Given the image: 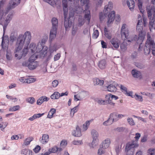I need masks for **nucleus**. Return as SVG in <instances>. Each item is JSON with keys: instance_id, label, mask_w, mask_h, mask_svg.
I'll use <instances>...</instances> for the list:
<instances>
[{"instance_id": "obj_1", "label": "nucleus", "mask_w": 155, "mask_h": 155, "mask_svg": "<svg viewBox=\"0 0 155 155\" xmlns=\"http://www.w3.org/2000/svg\"><path fill=\"white\" fill-rule=\"evenodd\" d=\"M31 38V32L29 31H26L24 35L20 34L18 38L16 46L15 53V57L18 59H20L24 55L22 52L20 51L25 42L27 46L30 43Z\"/></svg>"}, {"instance_id": "obj_2", "label": "nucleus", "mask_w": 155, "mask_h": 155, "mask_svg": "<svg viewBox=\"0 0 155 155\" xmlns=\"http://www.w3.org/2000/svg\"><path fill=\"white\" fill-rule=\"evenodd\" d=\"M29 48L31 53H34L33 54H37V58L39 56L41 58L45 57L46 50L48 49L47 46L43 45L41 43H38L36 46L35 43H31L29 46Z\"/></svg>"}, {"instance_id": "obj_3", "label": "nucleus", "mask_w": 155, "mask_h": 155, "mask_svg": "<svg viewBox=\"0 0 155 155\" xmlns=\"http://www.w3.org/2000/svg\"><path fill=\"white\" fill-rule=\"evenodd\" d=\"M79 0H68V2H62L63 9L64 11V25L66 30L69 27L71 26L72 25V22L71 21L69 20L68 21L66 20V18L68 12V5H70V7H73L75 5H77Z\"/></svg>"}, {"instance_id": "obj_4", "label": "nucleus", "mask_w": 155, "mask_h": 155, "mask_svg": "<svg viewBox=\"0 0 155 155\" xmlns=\"http://www.w3.org/2000/svg\"><path fill=\"white\" fill-rule=\"evenodd\" d=\"M147 39L144 48V53L147 55L151 51L152 54L155 56V43L149 33H147Z\"/></svg>"}, {"instance_id": "obj_5", "label": "nucleus", "mask_w": 155, "mask_h": 155, "mask_svg": "<svg viewBox=\"0 0 155 155\" xmlns=\"http://www.w3.org/2000/svg\"><path fill=\"white\" fill-rule=\"evenodd\" d=\"M37 58V54H32L28 61H25L22 63V65L25 67H27L30 70H34L36 68L38 65V62L35 61Z\"/></svg>"}, {"instance_id": "obj_6", "label": "nucleus", "mask_w": 155, "mask_h": 155, "mask_svg": "<svg viewBox=\"0 0 155 155\" xmlns=\"http://www.w3.org/2000/svg\"><path fill=\"white\" fill-rule=\"evenodd\" d=\"M52 27L51 30L49 39L52 40L56 36L57 30L58 26V19L55 17H53L51 19Z\"/></svg>"}, {"instance_id": "obj_7", "label": "nucleus", "mask_w": 155, "mask_h": 155, "mask_svg": "<svg viewBox=\"0 0 155 155\" xmlns=\"http://www.w3.org/2000/svg\"><path fill=\"white\" fill-rule=\"evenodd\" d=\"M115 18V21L119 22L120 20V15H117L115 16V12L114 11H112L108 15V17L107 22V24L109 25L112 23Z\"/></svg>"}, {"instance_id": "obj_8", "label": "nucleus", "mask_w": 155, "mask_h": 155, "mask_svg": "<svg viewBox=\"0 0 155 155\" xmlns=\"http://www.w3.org/2000/svg\"><path fill=\"white\" fill-rule=\"evenodd\" d=\"M129 30L127 25L125 24H123L121 29V38L124 40L129 38Z\"/></svg>"}, {"instance_id": "obj_9", "label": "nucleus", "mask_w": 155, "mask_h": 155, "mask_svg": "<svg viewBox=\"0 0 155 155\" xmlns=\"http://www.w3.org/2000/svg\"><path fill=\"white\" fill-rule=\"evenodd\" d=\"M145 35V33L143 32V31L140 32H139L138 37H137V35H135L134 37L132 38H132L131 39H128L127 41L128 42H130L134 40L137 41V43L141 44L144 39Z\"/></svg>"}, {"instance_id": "obj_10", "label": "nucleus", "mask_w": 155, "mask_h": 155, "mask_svg": "<svg viewBox=\"0 0 155 155\" xmlns=\"http://www.w3.org/2000/svg\"><path fill=\"white\" fill-rule=\"evenodd\" d=\"M139 145L137 141H132L131 142H129L127 144L126 147V150L127 152L131 150V152H133L134 151L135 148L137 147Z\"/></svg>"}, {"instance_id": "obj_11", "label": "nucleus", "mask_w": 155, "mask_h": 155, "mask_svg": "<svg viewBox=\"0 0 155 155\" xmlns=\"http://www.w3.org/2000/svg\"><path fill=\"white\" fill-rule=\"evenodd\" d=\"M57 50L56 47L54 46H51L49 47V50H46V53L45 54V58L46 59L47 61L49 60L52 57V54Z\"/></svg>"}, {"instance_id": "obj_12", "label": "nucleus", "mask_w": 155, "mask_h": 155, "mask_svg": "<svg viewBox=\"0 0 155 155\" xmlns=\"http://www.w3.org/2000/svg\"><path fill=\"white\" fill-rule=\"evenodd\" d=\"M110 45L113 49L118 48L120 43V41L117 38H113L110 41Z\"/></svg>"}, {"instance_id": "obj_13", "label": "nucleus", "mask_w": 155, "mask_h": 155, "mask_svg": "<svg viewBox=\"0 0 155 155\" xmlns=\"http://www.w3.org/2000/svg\"><path fill=\"white\" fill-rule=\"evenodd\" d=\"M21 0H11L9 1L7 6L8 10L12 9L19 5Z\"/></svg>"}, {"instance_id": "obj_14", "label": "nucleus", "mask_w": 155, "mask_h": 155, "mask_svg": "<svg viewBox=\"0 0 155 155\" xmlns=\"http://www.w3.org/2000/svg\"><path fill=\"white\" fill-rule=\"evenodd\" d=\"M12 18V13H9L3 25L4 34L5 31L8 24L11 20Z\"/></svg>"}, {"instance_id": "obj_15", "label": "nucleus", "mask_w": 155, "mask_h": 155, "mask_svg": "<svg viewBox=\"0 0 155 155\" xmlns=\"http://www.w3.org/2000/svg\"><path fill=\"white\" fill-rule=\"evenodd\" d=\"M89 8L88 5L87 4H86L85 5V9L84 11L85 12L84 18L87 21L88 24L90 22L91 18L90 11L88 10Z\"/></svg>"}, {"instance_id": "obj_16", "label": "nucleus", "mask_w": 155, "mask_h": 155, "mask_svg": "<svg viewBox=\"0 0 155 155\" xmlns=\"http://www.w3.org/2000/svg\"><path fill=\"white\" fill-rule=\"evenodd\" d=\"M113 7V4L112 2L109 1L108 4L105 5L103 10V12L105 14L110 13V12L112 9Z\"/></svg>"}, {"instance_id": "obj_17", "label": "nucleus", "mask_w": 155, "mask_h": 155, "mask_svg": "<svg viewBox=\"0 0 155 155\" xmlns=\"http://www.w3.org/2000/svg\"><path fill=\"white\" fill-rule=\"evenodd\" d=\"M111 143L110 139L109 138H107L102 141L101 145L104 148L107 149L109 147Z\"/></svg>"}, {"instance_id": "obj_18", "label": "nucleus", "mask_w": 155, "mask_h": 155, "mask_svg": "<svg viewBox=\"0 0 155 155\" xmlns=\"http://www.w3.org/2000/svg\"><path fill=\"white\" fill-rule=\"evenodd\" d=\"M118 86L120 88L122 92L124 93L127 95L130 96L131 94H132V92H131L130 91L128 92L127 88L124 85L122 84H120L118 85Z\"/></svg>"}, {"instance_id": "obj_19", "label": "nucleus", "mask_w": 155, "mask_h": 155, "mask_svg": "<svg viewBox=\"0 0 155 155\" xmlns=\"http://www.w3.org/2000/svg\"><path fill=\"white\" fill-rule=\"evenodd\" d=\"M117 85V83L114 82L113 84H110L107 87L108 91L110 92H116L117 90L116 87Z\"/></svg>"}, {"instance_id": "obj_20", "label": "nucleus", "mask_w": 155, "mask_h": 155, "mask_svg": "<svg viewBox=\"0 0 155 155\" xmlns=\"http://www.w3.org/2000/svg\"><path fill=\"white\" fill-rule=\"evenodd\" d=\"M49 98L45 96H43L40 97L37 100V104L38 105H41L44 101H47Z\"/></svg>"}, {"instance_id": "obj_21", "label": "nucleus", "mask_w": 155, "mask_h": 155, "mask_svg": "<svg viewBox=\"0 0 155 155\" xmlns=\"http://www.w3.org/2000/svg\"><path fill=\"white\" fill-rule=\"evenodd\" d=\"M41 143L43 144H45L48 143L49 140V136L47 134L43 135L41 138L39 139Z\"/></svg>"}, {"instance_id": "obj_22", "label": "nucleus", "mask_w": 155, "mask_h": 155, "mask_svg": "<svg viewBox=\"0 0 155 155\" xmlns=\"http://www.w3.org/2000/svg\"><path fill=\"white\" fill-rule=\"evenodd\" d=\"M127 3L129 9L131 11L134 9L135 6V3L133 0H127Z\"/></svg>"}, {"instance_id": "obj_23", "label": "nucleus", "mask_w": 155, "mask_h": 155, "mask_svg": "<svg viewBox=\"0 0 155 155\" xmlns=\"http://www.w3.org/2000/svg\"><path fill=\"white\" fill-rule=\"evenodd\" d=\"M88 95L89 93L88 92L84 91H82L79 93L78 94V97L79 98H80L81 100L83 99L87 96Z\"/></svg>"}, {"instance_id": "obj_24", "label": "nucleus", "mask_w": 155, "mask_h": 155, "mask_svg": "<svg viewBox=\"0 0 155 155\" xmlns=\"http://www.w3.org/2000/svg\"><path fill=\"white\" fill-rule=\"evenodd\" d=\"M72 134L74 136L80 137L81 136L80 129L78 126H77L76 130H74L72 132Z\"/></svg>"}, {"instance_id": "obj_25", "label": "nucleus", "mask_w": 155, "mask_h": 155, "mask_svg": "<svg viewBox=\"0 0 155 155\" xmlns=\"http://www.w3.org/2000/svg\"><path fill=\"white\" fill-rule=\"evenodd\" d=\"M127 44L126 41H124L120 45L121 51L124 52L126 51L127 49Z\"/></svg>"}, {"instance_id": "obj_26", "label": "nucleus", "mask_w": 155, "mask_h": 155, "mask_svg": "<svg viewBox=\"0 0 155 155\" xmlns=\"http://www.w3.org/2000/svg\"><path fill=\"white\" fill-rule=\"evenodd\" d=\"M148 16L149 18H151L152 15H153L152 19H155V9H151L147 11Z\"/></svg>"}, {"instance_id": "obj_27", "label": "nucleus", "mask_w": 155, "mask_h": 155, "mask_svg": "<svg viewBox=\"0 0 155 155\" xmlns=\"http://www.w3.org/2000/svg\"><path fill=\"white\" fill-rule=\"evenodd\" d=\"M109 118L111 120H112V122L113 123L114 122H116L118 120L117 115L115 113L110 114Z\"/></svg>"}, {"instance_id": "obj_28", "label": "nucleus", "mask_w": 155, "mask_h": 155, "mask_svg": "<svg viewBox=\"0 0 155 155\" xmlns=\"http://www.w3.org/2000/svg\"><path fill=\"white\" fill-rule=\"evenodd\" d=\"M94 85H97L102 86L104 83V81L100 79L95 78L94 79Z\"/></svg>"}, {"instance_id": "obj_29", "label": "nucleus", "mask_w": 155, "mask_h": 155, "mask_svg": "<svg viewBox=\"0 0 155 155\" xmlns=\"http://www.w3.org/2000/svg\"><path fill=\"white\" fill-rule=\"evenodd\" d=\"M142 21L140 20H138V21L137 25V30L139 32H142L143 29L142 26Z\"/></svg>"}, {"instance_id": "obj_30", "label": "nucleus", "mask_w": 155, "mask_h": 155, "mask_svg": "<svg viewBox=\"0 0 155 155\" xmlns=\"http://www.w3.org/2000/svg\"><path fill=\"white\" fill-rule=\"evenodd\" d=\"M91 134L93 139H98L99 134L98 132L95 129H93L91 131Z\"/></svg>"}, {"instance_id": "obj_31", "label": "nucleus", "mask_w": 155, "mask_h": 155, "mask_svg": "<svg viewBox=\"0 0 155 155\" xmlns=\"http://www.w3.org/2000/svg\"><path fill=\"white\" fill-rule=\"evenodd\" d=\"M149 26L151 31L152 30L155 29V19L151 20L149 23Z\"/></svg>"}, {"instance_id": "obj_32", "label": "nucleus", "mask_w": 155, "mask_h": 155, "mask_svg": "<svg viewBox=\"0 0 155 155\" xmlns=\"http://www.w3.org/2000/svg\"><path fill=\"white\" fill-rule=\"evenodd\" d=\"M21 153L24 155H32L31 150L28 149H24L21 151Z\"/></svg>"}, {"instance_id": "obj_33", "label": "nucleus", "mask_w": 155, "mask_h": 155, "mask_svg": "<svg viewBox=\"0 0 155 155\" xmlns=\"http://www.w3.org/2000/svg\"><path fill=\"white\" fill-rule=\"evenodd\" d=\"M98 66L101 69H104L106 67V61L105 60H103L100 61L98 64Z\"/></svg>"}, {"instance_id": "obj_34", "label": "nucleus", "mask_w": 155, "mask_h": 155, "mask_svg": "<svg viewBox=\"0 0 155 155\" xmlns=\"http://www.w3.org/2000/svg\"><path fill=\"white\" fill-rule=\"evenodd\" d=\"M133 76L134 78H138L140 76V73L137 70L133 69L131 71Z\"/></svg>"}, {"instance_id": "obj_35", "label": "nucleus", "mask_w": 155, "mask_h": 155, "mask_svg": "<svg viewBox=\"0 0 155 155\" xmlns=\"http://www.w3.org/2000/svg\"><path fill=\"white\" fill-rule=\"evenodd\" d=\"M58 147L55 146L51 149H49L48 151H47L45 153H48V155L51 153H55L58 152Z\"/></svg>"}, {"instance_id": "obj_36", "label": "nucleus", "mask_w": 155, "mask_h": 155, "mask_svg": "<svg viewBox=\"0 0 155 155\" xmlns=\"http://www.w3.org/2000/svg\"><path fill=\"white\" fill-rule=\"evenodd\" d=\"M136 1H137L138 3L137 4L139 8V9L141 13L142 14L144 12V10L142 8V3L141 0H135Z\"/></svg>"}, {"instance_id": "obj_37", "label": "nucleus", "mask_w": 155, "mask_h": 155, "mask_svg": "<svg viewBox=\"0 0 155 155\" xmlns=\"http://www.w3.org/2000/svg\"><path fill=\"white\" fill-rule=\"evenodd\" d=\"M104 13V14L103 12H100L99 14V17L100 21L101 22L104 20L106 15H108L109 14V13L106 14L105 13Z\"/></svg>"}, {"instance_id": "obj_38", "label": "nucleus", "mask_w": 155, "mask_h": 155, "mask_svg": "<svg viewBox=\"0 0 155 155\" xmlns=\"http://www.w3.org/2000/svg\"><path fill=\"white\" fill-rule=\"evenodd\" d=\"M50 97L51 98L53 99H58L60 97V94L58 92H55Z\"/></svg>"}, {"instance_id": "obj_39", "label": "nucleus", "mask_w": 155, "mask_h": 155, "mask_svg": "<svg viewBox=\"0 0 155 155\" xmlns=\"http://www.w3.org/2000/svg\"><path fill=\"white\" fill-rule=\"evenodd\" d=\"M78 106H76L71 109L70 113V116L71 117H73L74 113L77 111L78 110Z\"/></svg>"}, {"instance_id": "obj_40", "label": "nucleus", "mask_w": 155, "mask_h": 155, "mask_svg": "<svg viewBox=\"0 0 155 155\" xmlns=\"http://www.w3.org/2000/svg\"><path fill=\"white\" fill-rule=\"evenodd\" d=\"M33 140V138L32 137H29L25 139L24 140L23 145H28L30 144V142Z\"/></svg>"}, {"instance_id": "obj_41", "label": "nucleus", "mask_w": 155, "mask_h": 155, "mask_svg": "<svg viewBox=\"0 0 155 155\" xmlns=\"http://www.w3.org/2000/svg\"><path fill=\"white\" fill-rule=\"evenodd\" d=\"M56 110L54 108H52L50 110L48 113L47 117L49 118H51L52 117L54 114Z\"/></svg>"}, {"instance_id": "obj_42", "label": "nucleus", "mask_w": 155, "mask_h": 155, "mask_svg": "<svg viewBox=\"0 0 155 155\" xmlns=\"http://www.w3.org/2000/svg\"><path fill=\"white\" fill-rule=\"evenodd\" d=\"M105 148L103 147L102 146V147L100 146L98 150L97 154L98 155H102L104 154L105 153Z\"/></svg>"}, {"instance_id": "obj_43", "label": "nucleus", "mask_w": 155, "mask_h": 155, "mask_svg": "<svg viewBox=\"0 0 155 155\" xmlns=\"http://www.w3.org/2000/svg\"><path fill=\"white\" fill-rule=\"evenodd\" d=\"M83 33L84 35H87L88 36H90L91 38L90 29L88 28H84L83 31Z\"/></svg>"}, {"instance_id": "obj_44", "label": "nucleus", "mask_w": 155, "mask_h": 155, "mask_svg": "<svg viewBox=\"0 0 155 155\" xmlns=\"http://www.w3.org/2000/svg\"><path fill=\"white\" fill-rule=\"evenodd\" d=\"M96 101L100 105H106L107 101L105 100H103L101 98H99Z\"/></svg>"}, {"instance_id": "obj_45", "label": "nucleus", "mask_w": 155, "mask_h": 155, "mask_svg": "<svg viewBox=\"0 0 155 155\" xmlns=\"http://www.w3.org/2000/svg\"><path fill=\"white\" fill-rule=\"evenodd\" d=\"M105 37L109 39H111L112 38L111 34L107 30V28H105L104 29Z\"/></svg>"}, {"instance_id": "obj_46", "label": "nucleus", "mask_w": 155, "mask_h": 155, "mask_svg": "<svg viewBox=\"0 0 155 155\" xmlns=\"http://www.w3.org/2000/svg\"><path fill=\"white\" fill-rule=\"evenodd\" d=\"M8 123L6 122H2L0 123V128L2 131H4L5 128L7 126Z\"/></svg>"}, {"instance_id": "obj_47", "label": "nucleus", "mask_w": 155, "mask_h": 155, "mask_svg": "<svg viewBox=\"0 0 155 155\" xmlns=\"http://www.w3.org/2000/svg\"><path fill=\"white\" fill-rule=\"evenodd\" d=\"M26 101L27 102L31 104H33L35 102V99L33 97H29L26 99Z\"/></svg>"}, {"instance_id": "obj_48", "label": "nucleus", "mask_w": 155, "mask_h": 155, "mask_svg": "<svg viewBox=\"0 0 155 155\" xmlns=\"http://www.w3.org/2000/svg\"><path fill=\"white\" fill-rule=\"evenodd\" d=\"M122 144L120 146L119 144L116 146L115 151L117 155H118L119 153L121 151Z\"/></svg>"}, {"instance_id": "obj_49", "label": "nucleus", "mask_w": 155, "mask_h": 155, "mask_svg": "<svg viewBox=\"0 0 155 155\" xmlns=\"http://www.w3.org/2000/svg\"><path fill=\"white\" fill-rule=\"evenodd\" d=\"M135 65L138 68L143 69L145 68V66L141 63L135 62L134 63Z\"/></svg>"}, {"instance_id": "obj_50", "label": "nucleus", "mask_w": 155, "mask_h": 155, "mask_svg": "<svg viewBox=\"0 0 155 155\" xmlns=\"http://www.w3.org/2000/svg\"><path fill=\"white\" fill-rule=\"evenodd\" d=\"M20 107L19 105H16L9 108V110L10 111H15L19 110Z\"/></svg>"}, {"instance_id": "obj_51", "label": "nucleus", "mask_w": 155, "mask_h": 155, "mask_svg": "<svg viewBox=\"0 0 155 155\" xmlns=\"http://www.w3.org/2000/svg\"><path fill=\"white\" fill-rule=\"evenodd\" d=\"M99 35V33L97 30H94V32L92 35V38L94 39H96L97 38Z\"/></svg>"}, {"instance_id": "obj_52", "label": "nucleus", "mask_w": 155, "mask_h": 155, "mask_svg": "<svg viewBox=\"0 0 155 155\" xmlns=\"http://www.w3.org/2000/svg\"><path fill=\"white\" fill-rule=\"evenodd\" d=\"M98 139H93V141L91 143V147L93 148L95 147L97 145Z\"/></svg>"}, {"instance_id": "obj_53", "label": "nucleus", "mask_w": 155, "mask_h": 155, "mask_svg": "<svg viewBox=\"0 0 155 155\" xmlns=\"http://www.w3.org/2000/svg\"><path fill=\"white\" fill-rule=\"evenodd\" d=\"M127 122L131 126H134L135 125V123L133 119L131 117H128L127 119Z\"/></svg>"}, {"instance_id": "obj_54", "label": "nucleus", "mask_w": 155, "mask_h": 155, "mask_svg": "<svg viewBox=\"0 0 155 155\" xmlns=\"http://www.w3.org/2000/svg\"><path fill=\"white\" fill-rule=\"evenodd\" d=\"M72 143L74 145H79L83 144V142L81 140H74L72 142Z\"/></svg>"}, {"instance_id": "obj_55", "label": "nucleus", "mask_w": 155, "mask_h": 155, "mask_svg": "<svg viewBox=\"0 0 155 155\" xmlns=\"http://www.w3.org/2000/svg\"><path fill=\"white\" fill-rule=\"evenodd\" d=\"M67 142L66 140H63L61 141L60 143V146L61 147L64 148L67 146Z\"/></svg>"}, {"instance_id": "obj_56", "label": "nucleus", "mask_w": 155, "mask_h": 155, "mask_svg": "<svg viewBox=\"0 0 155 155\" xmlns=\"http://www.w3.org/2000/svg\"><path fill=\"white\" fill-rule=\"evenodd\" d=\"M36 79L34 78H29L26 79V83L30 84L33 83L36 81Z\"/></svg>"}, {"instance_id": "obj_57", "label": "nucleus", "mask_w": 155, "mask_h": 155, "mask_svg": "<svg viewBox=\"0 0 155 155\" xmlns=\"http://www.w3.org/2000/svg\"><path fill=\"white\" fill-rule=\"evenodd\" d=\"M110 120H111L109 118L107 120L104 122L103 123V124L104 126H109V125H111V124H112L113 123H112V122H110Z\"/></svg>"}, {"instance_id": "obj_58", "label": "nucleus", "mask_w": 155, "mask_h": 155, "mask_svg": "<svg viewBox=\"0 0 155 155\" xmlns=\"http://www.w3.org/2000/svg\"><path fill=\"white\" fill-rule=\"evenodd\" d=\"M105 98L106 100H105V101H107V104L108 102L112 100L111 94H109L106 95L105 96Z\"/></svg>"}, {"instance_id": "obj_59", "label": "nucleus", "mask_w": 155, "mask_h": 155, "mask_svg": "<svg viewBox=\"0 0 155 155\" xmlns=\"http://www.w3.org/2000/svg\"><path fill=\"white\" fill-rule=\"evenodd\" d=\"M148 155H155V149L150 148L148 150Z\"/></svg>"}, {"instance_id": "obj_60", "label": "nucleus", "mask_w": 155, "mask_h": 155, "mask_svg": "<svg viewBox=\"0 0 155 155\" xmlns=\"http://www.w3.org/2000/svg\"><path fill=\"white\" fill-rule=\"evenodd\" d=\"M134 97L137 101H143L142 97L138 94H135L134 96Z\"/></svg>"}, {"instance_id": "obj_61", "label": "nucleus", "mask_w": 155, "mask_h": 155, "mask_svg": "<svg viewBox=\"0 0 155 155\" xmlns=\"http://www.w3.org/2000/svg\"><path fill=\"white\" fill-rule=\"evenodd\" d=\"M6 97L7 99L12 100L14 102H16L18 100L16 98L13 97L12 96H9L8 95H6Z\"/></svg>"}, {"instance_id": "obj_62", "label": "nucleus", "mask_w": 155, "mask_h": 155, "mask_svg": "<svg viewBox=\"0 0 155 155\" xmlns=\"http://www.w3.org/2000/svg\"><path fill=\"white\" fill-rule=\"evenodd\" d=\"M25 45L26 47V48H24L23 50V53L24 54V56H25L26 54H27L28 52V46H27L25 42Z\"/></svg>"}, {"instance_id": "obj_63", "label": "nucleus", "mask_w": 155, "mask_h": 155, "mask_svg": "<svg viewBox=\"0 0 155 155\" xmlns=\"http://www.w3.org/2000/svg\"><path fill=\"white\" fill-rule=\"evenodd\" d=\"M77 27L74 28V27H73L72 29V35L74 36L75 35L77 31Z\"/></svg>"}, {"instance_id": "obj_64", "label": "nucleus", "mask_w": 155, "mask_h": 155, "mask_svg": "<svg viewBox=\"0 0 155 155\" xmlns=\"http://www.w3.org/2000/svg\"><path fill=\"white\" fill-rule=\"evenodd\" d=\"M58 84V81L57 80H54L52 82V85L54 87H56Z\"/></svg>"}]
</instances>
